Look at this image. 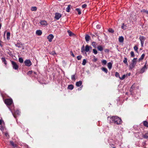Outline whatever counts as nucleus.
<instances>
[{
  "instance_id": "nucleus-36",
  "label": "nucleus",
  "mask_w": 148,
  "mask_h": 148,
  "mask_svg": "<svg viewBox=\"0 0 148 148\" xmlns=\"http://www.w3.org/2000/svg\"><path fill=\"white\" fill-rule=\"evenodd\" d=\"M18 60L19 62L21 63H23V59L21 58H19Z\"/></svg>"
},
{
  "instance_id": "nucleus-15",
  "label": "nucleus",
  "mask_w": 148,
  "mask_h": 148,
  "mask_svg": "<svg viewBox=\"0 0 148 148\" xmlns=\"http://www.w3.org/2000/svg\"><path fill=\"white\" fill-rule=\"evenodd\" d=\"M135 66V65L134 64H133L132 63L130 64L129 65V69H132L134 68Z\"/></svg>"
},
{
  "instance_id": "nucleus-49",
  "label": "nucleus",
  "mask_w": 148,
  "mask_h": 148,
  "mask_svg": "<svg viewBox=\"0 0 148 148\" xmlns=\"http://www.w3.org/2000/svg\"><path fill=\"white\" fill-rule=\"evenodd\" d=\"M50 54L53 55H54L55 54H56V53L54 51H53L50 53Z\"/></svg>"
},
{
  "instance_id": "nucleus-55",
  "label": "nucleus",
  "mask_w": 148,
  "mask_h": 148,
  "mask_svg": "<svg viewBox=\"0 0 148 148\" xmlns=\"http://www.w3.org/2000/svg\"><path fill=\"white\" fill-rule=\"evenodd\" d=\"M70 54L73 57H75V55H74V54H73V52H72V51H71L70 52Z\"/></svg>"
},
{
  "instance_id": "nucleus-41",
  "label": "nucleus",
  "mask_w": 148,
  "mask_h": 148,
  "mask_svg": "<svg viewBox=\"0 0 148 148\" xmlns=\"http://www.w3.org/2000/svg\"><path fill=\"white\" fill-rule=\"evenodd\" d=\"M143 137L145 138H148V134H145L143 135Z\"/></svg>"
},
{
  "instance_id": "nucleus-59",
  "label": "nucleus",
  "mask_w": 148,
  "mask_h": 148,
  "mask_svg": "<svg viewBox=\"0 0 148 148\" xmlns=\"http://www.w3.org/2000/svg\"><path fill=\"white\" fill-rule=\"evenodd\" d=\"M2 124V121L0 119V125H1Z\"/></svg>"
},
{
  "instance_id": "nucleus-56",
  "label": "nucleus",
  "mask_w": 148,
  "mask_h": 148,
  "mask_svg": "<svg viewBox=\"0 0 148 148\" xmlns=\"http://www.w3.org/2000/svg\"><path fill=\"white\" fill-rule=\"evenodd\" d=\"M2 42L0 40V46L2 47H3V45H2L1 43Z\"/></svg>"
},
{
  "instance_id": "nucleus-26",
  "label": "nucleus",
  "mask_w": 148,
  "mask_h": 148,
  "mask_svg": "<svg viewBox=\"0 0 148 148\" xmlns=\"http://www.w3.org/2000/svg\"><path fill=\"white\" fill-rule=\"evenodd\" d=\"M68 33L70 36H72L74 34L73 33L69 30L68 31Z\"/></svg>"
},
{
  "instance_id": "nucleus-50",
  "label": "nucleus",
  "mask_w": 148,
  "mask_h": 148,
  "mask_svg": "<svg viewBox=\"0 0 148 148\" xmlns=\"http://www.w3.org/2000/svg\"><path fill=\"white\" fill-rule=\"evenodd\" d=\"M108 31L109 32H111V33H113L114 32V30L112 29H110L108 30Z\"/></svg>"
},
{
  "instance_id": "nucleus-57",
  "label": "nucleus",
  "mask_w": 148,
  "mask_h": 148,
  "mask_svg": "<svg viewBox=\"0 0 148 148\" xmlns=\"http://www.w3.org/2000/svg\"><path fill=\"white\" fill-rule=\"evenodd\" d=\"M143 11H144V12H145L146 13L148 14V11L145 10H143Z\"/></svg>"
},
{
  "instance_id": "nucleus-19",
  "label": "nucleus",
  "mask_w": 148,
  "mask_h": 148,
  "mask_svg": "<svg viewBox=\"0 0 148 148\" xmlns=\"http://www.w3.org/2000/svg\"><path fill=\"white\" fill-rule=\"evenodd\" d=\"M97 49H98L99 51H102L103 50V47L100 45L98 46L97 47Z\"/></svg>"
},
{
  "instance_id": "nucleus-22",
  "label": "nucleus",
  "mask_w": 148,
  "mask_h": 148,
  "mask_svg": "<svg viewBox=\"0 0 148 148\" xmlns=\"http://www.w3.org/2000/svg\"><path fill=\"white\" fill-rule=\"evenodd\" d=\"M7 36V39L9 40L10 39V33L9 32H8L6 34Z\"/></svg>"
},
{
  "instance_id": "nucleus-20",
  "label": "nucleus",
  "mask_w": 148,
  "mask_h": 148,
  "mask_svg": "<svg viewBox=\"0 0 148 148\" xmlns=\"http://www.w3.org/2000/svg\"><path fill=\"white\" fill-rule=\"evenodd\" d=\"M137 58H134L132 61V63L136 65L137 62Z\"/></svg>"
},
{
  "instance_id": "nucleus-44",
  "label": "nucleus",
  "mask_w": 148,
  "mask_h": 148,
  "mask_svg": "<svg viewBox=\"0 0 148 148\" xmlns=\"http://www.w3.org/2000/svg\"><path fill=\"white\" fill-rule=\"evenodd\" d=\"M131 57H134V54L133 51H132L131 52Z\"/></svg>"
},
{
  "instance_id": "nucleus-32",
  "label": "nucleus",
  "mask_w": 148,
  "mask_h": 148,
  "mask_svg": "<svg viewBox=\"0 0 148 148\" xmlns=\"http://www.w3.org/2000/svg\"><path fill=\"white\" fill-rule=\"evenodd\" d=\"M126 26L124 25V23H123L121 26V28L124 30H125L126 29Z\"/></svg>"
},
{
  "instance_id": "nucleus-3",
  "label": "nucleus",
  "mask_w": 148,
  "mask_h": 148,
  "mask_svg": "<svg viewBox=\"0 0 148 148\" xmlns=\"http://www.w3.org/2000/svg\"><path fill=\"white\" fill-rule=\"evenodd\" d=\"M11 64L13 69L15 70H17L18 68V66L16 63L14 61H11Z\"/></svg>"
},
{
  "instance_id": "nucleus-51",
  "label": "nucleus",
  "mask_w": 148,
  "mask_h": 148,
  "mask_svg": "<svg viewBox=\"0 0 148 148\" xmlns=\"http://www.w3.org/2000/svg\"><path fill=\"white\" fill-rule=\"evenodd\" d=\"M15 46L16 47H21V45H20V44L18 43H17L16 44H15Z\"/></svg>"
},
{
  "instance_id": "nucleus-18",
  "label": "nucleus",
  "mask_w": 148,
  "mask_h": 148,
  "mask_svg": "<svg viewBox=\"0 0 148 148\" xmlns=\"http://www.w3.org/2000/svg\"><path fill=\"white\" fill-rule=\"evenodd\" d=\"M90 39V36L88 35H86L85 36V39L86 42L88 41Z\"/></svg>"
},
{
  "instance_id": "nucleus-48",
  "label": "nucleus",
  "mask_w": 148,
  "mask_h": 148,
  "mask_svg": "<svg viewBox=\"0 0 148 148\" xmlns=\"http://www.w3.org/2000/svg\"><path fill=\"white\" fill-rule=\"evenodd\" d=\"M85 51V50L84 49V45H83L81 48V51L82 52H83Z\"/></svg>"
},
{
  "instance_id": "nucleus-39",
  "label": "nucleus",
  "mask_w": 148,
  "mask_h": 148,
  "mask_svg": "<svg viewBox=\"0 0 148 148\" xmlns=\"http://www.w3.org/2000/svg\"><path fill=\"white\" fill-rule=\"evenodd\" d=\"M92 51H93V53H94V54H95L96 55L97 53H98L96 49H93L92 50Z\"/></svg>"
},
{
  "instance_id": "nucleus-52",
  "label": "nucleus",
  "mask_w": 148,
  "mask_h": 148,
  "mask_svg": "<svg viewBox=\"0 0 148 148\" xmlns=\"http://www.w3.org/2000/svg\"><path fill=\"white\" fill-rule=\"evenodd\" d=\"M32 73V71H29L27 73V74L28 75H30Z\"/></svg>"
},
{
  "instance_id": "nucleus-37",
  "label": "nucleus",
  "mask_w": 148,
  "mask_h": 148,
  "mask_svg": "<svg viewBox=\"0 0 148 148\" xmlns=\"http://www.w3.org/2000/svg\"><path fill=\"white\" fill-rule=\"evenodd\" d=\"M115 76L117 77H119L120 78V76L119 73L117 72H116L115 74Z\"/></svg>"
},
{
  "instance_id": "nucleus-47",
  "label": "nucleus",
  "mask_w": 148,
  "mask_h": 148,
  "mask_svg": "<svg viewBox=\"0 0 148 148\" xmlns=\"http://www.w3.org/2000/svg\"><path fill=\"white\" fill-rule=\"evenodd\" d=\"M138 47L136 46H135L134 47V50L136 51L137 52L138 51Z\"/></svg>"
},
{
  "instance_id": "nucleus-38",
  "label": "nucleus",
  "mask_w": 148,
  "mask_h": 148,
  "mask_svg": "<svg viewBox=\"0 0 148 148\" xmlns=\"http://www.w3.org/2000/svg\"><path fill=\"white\" fill-rule=\"evenodd\" d=\"M92 45L93 47L95 48L96 47V46L97 44L95 42H93L92 43Z\"/></svg>"
},
{
  "instance_id": "nucleus-13",
  "label": "nucleus",
  "mask_w": 148,
  "mask_h": 148,
  "mask_svg": "<svg viewBox=\"0 0 148 148\" xmlns=\"http://www.w3.org/2000/svg\"><path fill=\"white\" fill-rule=\"evenodd\" d=\"M1 59L2 62L4 63L5 65H6L7 64V62L5 58L2 57L1 58Z\"/></svg>"
},
{
  "instance_id": "nucleus-17",
  "label": "nucleus",
  "mask_w": 148,
  "mask_h": 148,
  "mask_svg": "<svg viewBox=\"0 0 148 148\" xmlns=\"http://www.w3.org/2000/svg\"><path fill=\"white\" fill-rule=\"evenodd\" d=\"M145 56V54H143L141 57L138 59V61L139 62H140L141 60H142L144 58Z\"/></svg>"
},
{
  "instance_id": "nucleus-43",
  "label": "nucleus",
  "mask_w": 148,
  "mask_h": 148,
  "mask_svg": "<svg viewBox=\"0 0 148 148\" xmlns=\"http://www.w3.org/2000/svg\"><path fill=\"white\" fill-rule=\"evenodd\" d=\"M71 79L72 80L75 81V75H72L71 76Z\"/></svg>"
},
{
  "instance_id": "nucleus-35",
  "label": "nucleus",
  "mask_w": 148,
  "mask_h": 148,
  "mask_svg": "<svg viewBox=\"0 0 148 148\" xmlns=\"http://www.w3.org/2000/svg\"><path fill=\"white\" fill-rule=\"evenodd\" d=\"M135 84H133L131 87V88L130 89V91L132 92V91L133 89L135 88Z\"/></svg>"
},
{
  "instance_id": "nucleus-53",
  "label": "nucleus",
  "mask_w": 148,
  "mask_h": 148,
  "mask_svg": "<svg viewBox=\"0 0 148 148\" xmlns=\"http://www.w3.org/2000/svg\"><path fill=\"white\" fill-rule=\"evenodd\" d=\"M101 26L100 25H98L96 26L97 28L98 29H100L101 28Z\"/></svg>"
},
{
  "instance_id": "nucleus-42",
  "label": "nucleus",
  "mask_w": 148,
  "mask_h": 148,
  "mask_svg": "<svg viewBox=\"0 0 148 148\" xmlns=\"http://www.w3.org/2000/svg\"><path fill=\"white\" fill-rule=\"evenodd\" d=\"M20 112L19 110H17L15 112V114H20Z\"/></svg>"
},
{
  "instance_id": "nucleus-6",
  "label": "nucleus",
  "mask_w": 148,
  "mask_h": 148,
  "mask_svg": "<svg viewBox=\"0 0 148 148\" xmlns=\"http://www.w3.org/2000/svg\"><path fill=\"white\" fill-rule=\"evenodd\" d=\"M62 14L59 13H56L55 14V18L57 20H58L62 16Z\"/></svg>"
},
{
  "instance_id": "nucleus-12",
  "label": "nucleus",
  "mask_w": 148,
  "mask_h": 148,
  "mask_svg": "<svg viewBox=\"0 0 148 148\" xmlns=\"http://www.w3.org/2000/svg\"><path fill=\"white\" fill-rule=\"evenodd\" d=\"M42 33V32L40 30H37L36 32V34L38 36L41 35Z\"/></svg>"
},
{
  "instance_id": "nucleus-2",
  "label": "nucleus",
  "mask_w": 148,
  "mask_h": 148,
  "mask_svg": "<svg viewBox=\"0 0 148 148\" xmlns=\"http://www.w3.org/2000/svg\"><path fill=\"white\" fill-rule=\"evenodd\" d=\"M139 39L141 43V46L142 47H143V46L144 41L146 39V38L144 36H140Z\"/></svg>"
},
{
  "instance_id": "nucleus-40",
  "label": "nucleus",
  "mask_w": 148,
  "mask_h": 148,
  "mask_svg": "<svg viewBox=\"0 0 148 148\" xmlns=\"http://www.w3.org/2000/svg\"><path fill=\"white\" fill-rule=\"evenodd\" d=\"M86 60L85 59H84L82 63V64L83 65H85L86 64Z\"/></svg>"
},
{
  "instance_id": "nucleus-33",
  "label": "nucleus",
  "mask_w": 148,
  "mask_h": 148,
  "mask_svg": "<svg viewBox=\"0 0 148 148\" xmlns=\"http://www.w3.org/2000/svg\"><path fill=\"white\" fill-rule=\"evenodd\" d=\"M37 10V8L36 7H33L31 8V10L32 11H35Z\"/></svg>"
},
{
  "instance_id": "nucleus-24",
  "label": "nucleus",
  "mask_w": 148,
  "mask_h": 148,
  "mask_svg": "<svg viewBox=\"0 0 148 148\" xmlns=\"http://www.w3.org/2000/svg\"><path fill=\"white\" fill-rule=\"evenodd\" d=\"M11 145L14 147H17V145L16 144H14V143L12 141H10V142Z\"/></svg>"
},
{
  "instance_id": "nucleus-60",
  "label": "nucleus",
  "mask_w": 148,
  "mask_h": 148,
  "mask_svg": "<svg viewBox=\"0 0 148 148\" xmlns=\"http://www.w3.org/2000/svg\"><path fill=\"white\" fill-rule=\"evenodd\" d=\"M5 135L6 136H7V135H8V133H5Z\"/></svg>"
},
{
  "instance_id": "nucleus-23",
  "label": "nucleus",
  "mask_w": 148,
  "mask_h": 148,
  "mask_svg": "<svg viewBox=\"0 0 148 148\" xmlns=\"http://www.w3.org/2000/svg\"><path fill=\"white\" fill-rule=\"evenodd\" d=\"M68 88L69 89H70V90H72L73 88V86L72 84L69 85Z\"/></svg>"
},
{
  "instance_id": "nucleus-14",
  "label": "nucleus",
  "mask_w": 148,
  "mask_h": 148,
  "mask_svg": "<svg viewBox=\"0 0 148 148\" xmlns=\"http://www.w3.org/2000/svg\"><path fill=\"white\" fill-rule=\"evenodd\" d=\"M135 66V65L134 64H133L132 63L130 64L129 65V69H132L134 68Z\"/></svg>"
},
{
  "instance_id": "nucleus-10",
  "label": "nucleus",
  "mask_w": 148,
  "mask_h": 148,
  "mask_svg": "<svg viewBox=\"0 0 148 148\" xmlns=\"http://www.w3.org/2000/svg\"><path fill=\"white\" fill-rule=\"evenodd\" d=\"M92 48L91 46H89L88 45H87L85 47V51L87 52H88L90 49H92Z\"/></svg>"
},
{
  "instance_id": "nucleus-61",
  "label": "nucleus",
  "mask_w": 148,
  "mask_h": 148,
  "mask_svg": "<svg viewBox=\"0 0 148 148\" xmlns=\"http://www.w3.org/2000/svg\"><path fill=\"white\" fill-rule=\"evenodd\" d=\"M143 12H144V11H143H143H142Z\"/></svg>"
},
{
  "instance_id": "nucleus-45",
  "label": "nucleus",
  "mask_w": 148,
  "mask_h": 148,
  "mask_svg": "<svg viewBox=\"0 0 148 148\" xmlns=\"http://www.w3.org/2000/svg\"><path fill=\"white\" fill-rule=\"evenodd\" d=\"M82 58V56L81 55L78 56L77 57V59L78 60H80Z\"/></svg>"
},
{
  "instance_id": "nucleus-31",
  "label": "nucleus",
  "mask_w": 148,
  "mask_h": 148,
  "mask_svg": "<svg viewBox=\"0 0 148 148\" xmlns=\"http://www.w3.org/2000/svg\"><path fill=\"white\" fill-rule=\"evenodd\" d=\"M126 76H127V75H124L122 77H120V79L121 80H123L125 78V77H126Z\"/></svg>"
},
{
  "instance_id": "nucleus-1",
  "label": "nucleus",
  "mask_w": 148,
  "mask_h": 148,
  "mask_svg": "<svg viewBox=\"0 0 148 148\" xmlns=\"http://www.w3.org/2000/svg\"><path fill=\"white\" fill-rule=\"evenodd\" d=\"M110 121L111 123L119 125L121 123V120L119 117L117 116H112L110 118Z\"/></svg>"
},
{
  "instance_id": "nucleus-46",
  "label": "nucleus",
  "mask_w": 148,
  "mask_h": 148,
  "mask_svg": "<svg viewBox=\"0 0 148 148\" xmlns=\"http://www.w3.org/2000/svg\"><path fill=\"white\" fill-rule=\"evenodd\" d=\"M102 64H103L104 65H105L106 64L107 61L106 60H103L102 61Z\"/></svg>"
},
{
  "instance_id": "nucleus-54",
  "label": "nucleus",
  "mask_w": 148,
  "mask_h": 148,
  "mask_svg": "<svg viewBox=\"0 0 148 148\" xmlns=\"http://www.w3.org/2000/svg\"><path fill=\"white\" fill-rule=\"evenodd\" d=\"M87 6V5L86 4H84L82 5V7L83 8H85Z\"/></svg>"
},
{
  "instance_id": "nucleus-28",
  "label": "nucleus",
  "mask_w": 148,
  "mask_h": 148,
  "mask_svg": "<svg viewBox=\"0 0 148 148\" xmlns=\"http://www.w3.org/2000/svg\"><path fill=\"white\" fill-rule=\"evenodd\" d=\"M143 125L145 126L148 127V123L147 121H144Z\"/></svg>"
},
{
  "instance_id": "nucleus-30",
  "label": "nucleus",
  "mask_w": 148,
  "mask_h": 148,
  "mask_svg": "<svg viewBox=\"0 0 148 148\" xmlns=\"http://www.w3.org/2000/svg\"><path fill=\"white\" fill-rule=\"evenodd\" d=\"M103 71L105 72L106 73H107L108 72V70L107 69L105 68H103L102 69Z\"/></svg>"
},
{
  "instance_id": "nucleus-5",
  "label": "nucleus",
  "mask_w": 148,
  "mask_h": 148,
  "mask_svg": "<svg viewBox=\"0 0 148 148\" xmlns=\"http://www.w3.org/2000/svg\"><path fill=\"white\" fill-rule=\"evenodd\" d=\"M24 63L25 66H30L32 64L30 60H27L24 61Z\"/></svg>"
},
{
  "instance_id": "nucleus-27",
  "label": "nucleus",
  "mask_w": 148,
  "mask_h": 148,
  "mask_svg": "<svg viewBox=\"0 0 148 148\" xmlns=\"http://www.w3.org/2000/svg\"><path fill=\"white\" fill-rule=\"evenodd\" d=\"M71 5H68L66 9V11L67 12H69L70 11V7Z\"/></svg>"
},
{
  "instance_id": "nucleus-29",
  "label": "nucleus",
  "mask_w": 148,
  "mask_h": 148,
  "mask_svg": "<svg viewBox=\"0 0 148 148\" xmlns=\"http://www.w3.org/2000/svg\"><path fill=\"white\" fill-rule=\"evenodd\" d=\"M76 10L78 12V14L80 15L81 14V12L80 9L79 8H76Z\"/></svg>"
},
{
  "instance_id": "nucleus-21",
  "label": "nucleus",
  "mask_w": 148,
  "mask_h": 148,
  "mask_svg": "<svg viewBox=\"0 0 148 148\" xmlns=\"http://www.w3.org/2000/svg\"><path fill=\"white\" fill-rule=\"evenodd\" d=\"M108 67L109 69H110L112 67V63L111 62H109L108 64Z\"/></svg>"
},
{
  "instance_id": "nucleus-7",
  "label": "nucleus",
  "mask_w": 148,
  "mask_h": 148,
  "mask_svg": "<svg viewBox=\"0 0 148 148\" xmlns=\"http://www.w3.org/2000/svg\"><path fill=\"white\" fill-rule=\"evenodd\" d=\"M54 36L52 34H50L47 37V39L49 42H51L53 39Z\"/></svg>"
},
{
  "instance_id": "nucleus-4",
  "label": "nucleus",
  "mask_w": 148,
  "mask_h": 148,
  "mask_svg": "<svg viewBox=\"0 0 148 148\" xmlns=\"http://www.w3.org/2000/svg\"><path fill=\"white\" fill-rule=\"evenodd\" d=\"M12 102V100L11 99H6L5 101V103L8 105H11Z\"/></svg>"
},
{
  "instance_id": "nucleus-34",
  "label": "nucleus",
  "mask_w": 148,
  "mask_h": 148,
  "mask_svg": "<svg viewBox=\"0 0 148 148\" xmlns=\"http://www.w3.org/2000/svg\"><path fill=\"white\" fill-rule=\"evenodd\" d=\"M97 60V59L96 58L95 56H93V59H92V60L93 62H95Z\"/></svg>"
},
{
  "instance_id": "nucleus-11",
  "label": "nucleus",
  "mask_w": 148,
  "mask_h": 148,
  "mask_svg": "<svg viewBox=\"0 0 148 148\" xmlns=\"http://www.w3.org/2000/svg\"><path fill=\"white\" fill-rule=\"evenodd\" d=\"M124 38L123 36H120L119 38V41L120 42H123L124 41Z\"/></svg>"
},
{
  "instance_id": "nucleus-9",
  "label": "nucleus",
  "mask_w": 148,
  "mask_h": 148,
  "mask_svg": "<svg viewBox=\"0 0 148 148\" xmlns=\"http://www.w3.org/2000/svg\"><path fill=\"white\" fill-rule=\"evenodd\" d=\"M40 23L42 25H47V22L45 20H42L40 21Z\"/></svg>"
},
{
  "instance_id": "nucleus-8",
  "label": "nucleus",
  "mask_w": 148,
  "mask_h": 148,
  "mask_svg": "<svg viewBox=\"0 0 148 148\" xmlns=\"http://www.w3.org/2000/svg\"><path fill=\"white\" fill-rule=\"evenodd\" d=\"M147 69V67L145 64L144 66L141 69L140 71V73H143L145 71L146 69Z\"/></svg>"
},
{
  "instance_id": "nucleus-58",
  "label": "nucleus",
  "mask_w": 148,
  "mask_h": 148,
  "mask_svg": "<svg viewBox=\"0 0 148 148\" xmlns=\"http://www.w3.org/2000/svg\"><path fill=\"white\" fill-rule=\"evenodd\" d=\"M127 76L128 75L129 76H130V75H131V73H129L127 74Z\"/></svg>"
},
{
  "instance_id": "nucleus-16",
  "label": "nucleus",
  "mask_w": 148,
  "mask_h": 148,
  "mask_svg": "<svg viewBox=\"0 0 148 148\" xmlns=\"http://www.w3.org/2000/svg\"><path fill=\"white\" fill-rule=\"evenodd\" d=\"M82 83L81 81L77 82L76 83V85L77 86L79 87L82 84Z\"/></svg>"
},
{
  "instance_id": "nucleus-25",
  "label": "nucleus",
  "mask_w": 148,
  "mask_h": 148,
  "mask_svg": "<svg viewBox=\"0 0 148 148\" xmlns=\"http://www.w3.org/2000/svg\"><path fill=\"white\" fill-rule=\"evenodd\" d=\"M123 62L126 64L127 65H128V64L127 62V59L126 58H124V60L123 61Z\"/></svg>"
}]
</instances>
